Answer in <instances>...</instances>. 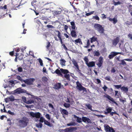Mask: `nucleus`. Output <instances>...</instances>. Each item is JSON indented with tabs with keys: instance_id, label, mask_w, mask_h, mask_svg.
Instances as JSON below:
<instances>
[{
	"instance_id": "51",
	"label": "nucleus",
	"mask_w": 132,
	"mask_h": 132,
	"mask_svg": "<svg viewBox=\"0 0 132 132\" xmlns=\"http://www.w3.org/2000/svg\"><path fill=\"white\" fill-rule=\"evenodd\" d=\"M45 117H46V118L48 119L49 120H50V115L48 114H46L45 115Z\"/></svg>"
},
{
	"instance_id": "55",
	"label": "nucleus",
	"mask_w": 132,
	"mask_h": 132,
	"mask_svg": "<svg viewBox=\"0 0 132 132\" xmlns=\"http://www.w3.org/2000/svg\"><path fill=\"white\" fill-rule=\"evenodd\" d=\"M110 76H106L105 78V79L106 80L109 81H111L110 78Z\"/></svg>"
},
{
	"instance_id": "41",
	"label": "nucleus",
	"mask_w": 132,
	"mask_h": 132,
	"mask_svg": "<svg viewBox=\"0 0 132 132\" xmlns=\"http://www.w3.org/2000/svg\"><path fill=\"white\" fill-rule=\"evenodd\" d=\"M22 99L23 101L25 103L27 104V99L24 96H23L22 97Z\"/></svg>"
},
{
	"instance_id": "32",
	"label": "nucleus",
	"mask_w": 132,
	"mask_h": 132,
	"mask_svg": "<svg viewBox=\"0 0 132 132\" xmlns=\"http://www.w3.org/2000/svg\"><path fill=\"white\" fill-rule=\"evenodd\" d=\"M95 41H97V38L95 36H93L91 38L90 42L91 43L95 42Z\"/></svg>"
},
{
	"instance_id": "22",
	"label": "nucleus",
	"mask_w": 132,
	"mask_h": 132,
	"mask_svg": "<svg viewBox=\"0 0 132 132\" xmlns=\"http://www.w3.org/2000/svg\"><path fill=\"white\" fill-rule=\"evenodd\" d=\"M60 109L61 113L63 115V114L66 115H68V112L67 110L61 108Z\"/></svg>"
},
{
	"instance_id": "18",
	"label": "nucleus",
	"mask_w": 132,
	"mask_h": 132,
	"mask_svg": "<svg viewBox=\"0 0 132 132\" xmlns=\"http://www.w3.org/2000/svg\"><path fill=\"white\" fill-rule=\"evenodd\" d=\"M83 122L88 123H91V121L90 119L83 117Z\"/></svg>"
},
{
	"instance_id": "53",
	"label": "nucleus",
	"mask_w": 132,
	"mask_h": 132,
	"mask_svg": "<svg viewBox=\"0 0 132 132\" xmlns=\"http://www.w3.org/2000/svg\"><path fill=\"white\" fill-rule=\"evenodd\" d=\"M94 11H92L89 13H86V15L87 16H88L92 14H93L94 13Z\"/></svg>"
},
{
	"instance_id": "54",
	"label": "nucleus",
	"mask_w": 132,
	"mask_h": 132,
	"mask_svg": "<svg viewBox=\"0 0 132 132\" xmlns=\"http://www.w3.org/2000/svg\"><path fill=\"white\" fill-rule=\"evenodd\" d=\"M62 130L63 131H64V132H69L70 131L69 128H66L64 130L62 129Z\"/></svg>"
},
{
	"instance_id": "36",
	"label": "nucleus",
	"mask_w": 132,
	"mask_h": 132,
	"mask_svg": "<svg viewBox=\"0 0 132 132\" xmlns=\"http://www.w3.org/2000/svg\"><path fill=\"white\" fill-rule=\"evenodd\" d=\"M54 15H57L61 13V11H55L54 12Z\"/></svg>"
},
{
	"instance_id": "23",
	"label": "nucleus",
	"mask_w": 132,
	"mask_h": 132,
	"mask_svg": "<svg viewBox=\"0 0 132 132\" xmlns=\"http://www.w3.org/2000/svg\"><path fill=\"white\" fill-rule=\"evenodd\" d=\"M56 32H57L58 33L57 36L59 39L61 44H62V45L63 44L62 41V39L61 38V33L59 31H56Z\"/></svg>"
},
{
	"instance_id": "9",
	"label": "nucleus",
	"mask_w": 132,
	"mask_h": 132,
	"mask_svg": "<svg viewBox=\"0 0 132 132\" xmlns=\"http://www.w3.org/2000/svg\"><path fill=\"white\" fill-rule=\"evenodd\" d=\"M72 61L74 65L76 67L77 71L82 75V74L81 73V71L79 69V66L77 62L75 60H73Z\"/></svg>"
},
{
	"instance_id": "45",
	"label": "nucleus",
	"mask_w": 132,
	"mask_h": 132,
	"mask_svg": "<svg viewBox=\"0 0 132 132\" xmlns=\"http://www.w3.org/2000/svg\"><path fill=\"white\" fill-rule=\"evenodd\" d=\"M7 113L9 114L12 116L14 115L15 114L14 112H12L10 110H9L7 112Z\"/></svg>"
},
{
	"instance_id": "60",
	"label": "nucleus",
	"mask_w": 132,
	"mask_h": 132,
	"mask_svg": "<svg viewBox=\"0 0 132 132\" xmlns=\"http://www.w3.org/2000/svg\"><path fill=\"white\" fill-rule=\"evenodd\" d=\"M102 88L105 91H106V89L108 88L105 85H104V86L103 87H102Z\"/></svg>"
},
{
	"instance_id": "8",
	"label": "nucleus",
	"mask_w": 132,
	"mask_h": 132,
	"mask_svg": "<svg viewBox=\"0 0 132 132\" xmlns=\"http://www.w3.org/2000/svg\"><path fill=\"white\" fill-rule=\"evenodd\" d=\"M120 38L119 37H117L112 40V45L116 46L119 43L120 40Z\"/></svg>"
},
{
	"instance_id": "4",
	"label": "nucleus",
	"mask_w": 132,
	"mask_h": 132,
	"mask_svg": "<svg viewBox=\"0 0 132 132\" xmlns=\"http://www.w3.org/2000/svg\"><path fill=\"white\" fill-rule=\"evenodd\" d=\"M28 94L30 96L27 98V104H31L34 103L35 99L36 98V97L30 94Z\"/></svg>"
},
{
	"instance_id": "52",
	"label": "nucleus",
	"mask_w": 132,
	"mask_h": 132,
	"mask_svg": "<svg viewBox=\"0 0 132 132\" xmlns=\"http://www.w3.org/2000/svg\"><path fill=\"white\" fill-rule=\"evenodd\" d=\"M90 45V43L89 40H88L87 42V46H84L85 47H88Z\"/></svg>"
},
{
	"instance_id": "37",
	"label": "nucleus",
	"mask_w": 132,
	"mask_h": 132,
	"mask_svg": "<svg viewBox=\"0 0 132 132\" xmlns=\"http://www.w3.org/2000/svg\"><path fill=\"white\" fill-rule=\"evenodd\" d=\"M86 106L87 107L88 109L92 111V106L90 104H86Z\"/></svg>"
},
{
	"instance_id": "27",
	"label": "nucleus",
	"mask_w": 132,
	"mask_h": 132,
	"mask_svg": "<svg viewBox=\"0 0 132 132\" xmlns=\"http://www.w3.org/2000/svg\"><path fill=\"white\" fill-rule=\"evenodd\" d=\"M48 80V79L46 76H44L42 78V81L45 84L46 83Z\"/></svg>"
},
{
	"instance_id": "13",
	"label": "nucleus",
	"mask_w": 132,
	"mask_h": 132,
	"mask_svg": "<svg viewBox=\"0 0 132 132\" xmlns=\"http://www.w3.org/2000/svg\"><path fill=\"white\" fill-rule=\"evenodd\" d=\"M103 58L102 57H100L98 59V62L97 64L98 67H100L102 66L103 62Z\"/></svg>"
},
{
	"instance_id": "59",
	"label": "nucleus",
	"mask_w": 132,
	"mask_h": 132,
	"mask_svg": "<svg viewBox=\"0 0 132 132\" xmlns=\"http://www.w3.org/2000/svg\"><path fill=\"white\" fill-rule=\"evenodd\" d=\"M18 71L20 72H22V68L19 67L18 68Z\"/></svg>"
},
{
	"instance_id": "48",
	"label": "nucleus",
	"mask_w": 132,
	"mask_h": 132,
	"mask_svg": "<svg viewBox=\"0 0 132 132\" xmlns=\"http://www.w3.org/2000/svg\"><path fill=\"white\" fill-rule=\"evenodd\" d=\"M64 106L66 108H68L70 106V105L69 104L65 103L64 104Z\"/></svg>"
},
{
	"instance_id": "50",
	"label": "nucleus",
	"mask_w": 132,
	"mask_h": 132,
	"mask_svg": "<svg viewBox=\"0 0 132 132\" xmlns=\"http://www.w3.org/2000/svg\"><path fill=\"white\" fill-rule=\"evenodd\" d=\"M40 119L39 120V121L41 122H44V118L43 117H40Z\"/></svg>"
},
{
	"instance_id": "30",
	"label": "nucleus",
	"mask_w": 132,
	"mask_h": 132,
	"mask_svg": "<svg viewBox=\"0 0 132 132\" xmlns=\"http://www.w3.org/2000/svg\"><path fill=\"white\" fill-rule=\"evenodd\" d=\"M77 125V123H75L74 122H71V123H67V125L68 126H75L76 125Z\"/></svg>"
},
{
	"instance_id": "46",
	"label": "nucleus",
	"mask_w": 132,
	"mask_h": 132,
	"mask_svg": "<svg viewBox=\"0 0 132 132\" xmlns=\"http://www.w3.org/2000/svg\"><path fill=\"white\" fill-rule=\"evenodd\" d=\"M9 99L10 101L12 102L13 101L15 100L14 97L12 96L10 97H9Z\"/></svg>"
},
{
	"instance_id": "33",
	"label": "nucleus",
	"mask_w": 132,
	"mask_h": 132,
	"mask_svg": "<svg viewBox=\"0 0 132 132\" xmlns=\"http://www.w3.org/2000/svg\"><path fill=\"white\" fill-rule=\"evenodd\" d=\"M100 53L98 51H95L94 52V56H99L100 55Z\"/></svg>"
},
{
	"instance_id": "61",
	"label": "nucleus",
	"mask_w": 132,
	"mask_h": 132,
	"mask_svg": "<svg viewBox=\"0 0 132 132\" xmlns=\"http://www.w3.org/2000/svg\"><path fill=\"white\" fill-rule=\"evenodd\" d=\"M96 83L97 84H99L101 83V81L100 79H96Z\"/></svg>"
},
{
	"instance_id": "58",
	"label": "nucleus",
	"mask_w": 132,
	"mask_h": 132,
	"mask_svg": "<svg viewBox=\"0 0 132 132\" xmlns=\"http://www.w3.org/2000/svg\"><path fill=\"white\" fill-rule=\"evenodd\" d=\"M62 46H63V48L66 50L67 51L68 50L67 47H66L65 45L64 44H63L62 45Z\"/></svg>"
},
{
	"instance_id": "10",
	"label": "nucleus",
	"mask_w": 132,
	"mask_h": 132,
	"mask_svg": "<svg viewBox=\"0 0 132 132\" xmlns=\"http://www.w3.org/2000/svg\"><path fill=\"white\" fill-rule=\"evenodd\" d=\"M104 97H105L107 98L110 101H111L113 103H114L115 104H116L117 105H118V104L115 101L114 99H113V98L111 97L109 95H104Z\"/></svg>"
},
{
	"instance_id": "15",
	"label": "nucleus",
	"mask_w": 132,
	"mask_h": 132,
	"mask_svg": "<svg viewBox=\"0 0 132 132\" xmlns=\"http://www.w3.org/2000/svg\"><path fill=\"white\" fill-rule=\"evenodd\" d=\"M120 53L115 52H112L111 53V54H110L109 56V58L110 59H112L113 58V57L119 54Z\"/></svg>"
},
{
	"instance_id": "42",
	"label": "nucleus",
	"mask_w": 132,
	"mask_h": 132,
	"mask_svg": "<svg viewBox=\"0 0 132 132\" xmlns=\"http://www.w3.org/2000/svg\"><path fill=\"white\" fill-rule=\"evenodd\" d=\"M70 130L71 131H75L77 130V128L76 127H71L69 128Z\"/></svg>"
},
{
	"instance_id": "31",
	"label": "nucleus",
	"mask_w": 132,
	"mask_h": 132,
	"mask_svg": "<svg viewBox=\"0 0 132 132\" xmlns=\"http://www.w3.org/2000/svg\"><path fill=\"white\" fill-rule=\"evenodd\" d=\"M71 24V28L72 30H75V29L76 26L75 25V23L74 22L72 21L70 22Z\"/></svg>"
},
{
	"instance_id": "62",
	"label": "nucleus",
	"mask_w": 132,
	"mask_h": 132,
	"mask_svg": "<svg viewBox=\"0 0 132 132\" xmlns=\"http://www.w3.org/2000/svg\"><path fill=\"white\" fill-rule=\"evenodd\" d=\"M128 38L132 40V34H129L128 35Z\"/></svg>"
},
{
	"instance_id": "29",
	"label": "nucleus",
	"mask_w": 132,
	"mask_h": 132,
	"mask_svg": "<svg viewBox=\"0 0 132 132\" xmlns=\"http://www.w3.org/2000/svg\"><path fill=\"white\" fill-rule=\"evenodd\" d=\"M129 12L130 13V14L132 16V5H129L128 6Z\"/></svg>"
},
{
	"instance_id": "24",
	"label": "nucleus",
	"mask_w": 132,
	"mask_h": 132,
	"mask_svg": "<svg viewBox=\"0 0 132 132\" xmlns=\"http://www.w3.org/2000/svg\"><path fill=\"white\" fill-rule=\"evenodd\" d=\"M71 34L72 37H76L77 36L76 32L74 30L71 31Z\"/></svg>"
},
{
	"instance_id": "28",
	"label": "nucleus",
	"mask_w": 132,
	"mask_h": 132,
	"mask_svg": "<svg viewBox=\"0 0 132 132\" xmlns=\"http://www.w3.org/2000/svg\"><path fill=\"white\" fill-rule=\"evenodd\" d=\"M61 86V84L60 83H57L55 84V87L56 89H58L60 88Z\"/></svg>"
},
{
	"instance_id": "26",
	"label": "nucleus",
	"mask_w": 132,
	"mask_h": 132,
	"mask_svg": "<svg viewBox=\"0 0 132 132\" xmlns=\"http://www.w3.org/2000/svg\"><path fill=\"white\" fill-rule=\"evenodd\" d=\"M109 21H113V23L114 24L116 23L118 21L117 20L116 18H114L113 19L110 18L109 19Z\"/></svg>"
},
{
	"instance_id": "39",
	"label": "nucleus",
	"mask_w": 132,
	"mask_h": 132,
	"mask_svg": "<svg viewBox=\"0 0 132 132\" xmlns=\"http://www.w3.org/2000/svg\"><path fill=\"white\" fill-rule=\"evenodd\" d=\"M117 89H119L120 88L121 89V85H113Z\"/></svg>"
},
{
	"instance_id": "44",
	"label": "nucleus",
	"mask_w": 132,
	"mask_h": 132,
	"mask_svg": "<svg viewBox=\"0 0 132 132\" xmlns=\"http://www.w3.org/2000/svg\"><path fill=\"white\" fill-rule=\"evenodd\" d=\"M84 60L85 62V63L86 64L88 63L89 61L87 57L85 56L84 58Z\"/></svg>"
},
{
	"instance_id": "5",
	"label": "nucleus",
	"mask_w": 132,
	"mask_h": 132,
	"mask_svg": "<svg viewBox=\"0 0 132 132\" xmlns=\"http://www.w3.org/2000/svg\"><path fill=\"white\" fill-rule=\"evenodd\" d=\"M30 115L33 117H35L36 118H39L41 116L40 113L39 112L34 113L33 112H30Z\"/></svg>"
},
{
	"instance_id": "12",
	"label": "nucleus",
	"mask_w": 132,
	"mask_h": 132,
	"mask_svg": "<svg viewBox=\"0 0 132 132\" xmlns=\"http://www.w3.org/2000/svg\"><path fill=\"white\" fill-rule=\"evenodd\" d=\"M15 92L18 94H20L23 93H25L26 92V90L24 89H21V88H19L15 90Z\"/></svg>"
},
{
	"instance_id": "21",
	"label": "nucleus",
	"mask_w": 132,
	"mask_h": 132,
	"mask_svg": "<svg viewBox=\"0 0 132 132\" xmlns=\"http://www.w3.org/2000/svg\"><path fill=\"white\" fill-rule=\"evenodd\" d=\"M112 108L110 107H108L106 108V110L107 112H104V113L106 115H107L109 113H110L112 110Z\"/></svg>"
},
{
	"instance_id": "11",
	"label": "nucleus",
	"mask_w": 132,
	"mask_h": 132,
	"mask_svg": "<svg viewBox=\"0 0 132 132\" xmlns=\"http://www.w3.org/2000/svg\"><path fill=\"white\" fill-rule=\"evenodd\" d=\"M104 97H105L107 98L110 101H111L113 103H114L115 104H116L117 105H118V104L115 101L114 99H113V98L111 97L109 95H104Z\"/></svg>"
},
{
	"instance_id": "57",
	"label": "nucleus",
	"mask_w": 132,
	"mask_h": 132,
	"mask_svg": "<svg viewBox=\"0 0 132 132\" xmlns=\"http://www.w3.org/2000/svg\"><path fill=\"white\" fill-rule=\"evenodd\" d=\"M50 43L49 42H48L47 43V45L46 46V47L47 49L49 50V47H50Z\"/></svg>"
},
{
	"instance_id": "2",
	"label": "nucleus",
	"mask_w": 132,
	"mask_h": 132,
	"mask_svg": "<svg viewBox=\"0 0 132 132\" xmlns=\"http://www.w3.org/2000/svg\"><path fill=\"white\" fill-rule=\"evenodd\" d=\"M60 70L61 72L64 75H63V77H62L65 78L68 81H70V75L69 74H68L69 73V71L67 70L63 69L62 68L60 69Z\"/></svg>"
},
{
	"instance_id": "35",
	"label": "nucleus",
	"mask_w": 132,
	"mask_h": 132,
	"mask_svg": "<svg viewBox=\"0 0 132 132\" xmlns=\"http://www.w3.org/2000/svg\"><path fill=\"white\" fill-rule=\"evenodd\" d=\"M60 63L62 65H65V60L64 59H61L60 60Z\"/></svg>"
},
{
	"instance_id": "14",
	"label": "nucleus",
	"mask_w": 132,
	"mask_h": 132,
	"mask_svg": "<svg viewBox=\"0 0 132 132\" xmlns=\"http://www.w3.org/2000/svg\"><path fill=\"white\" fill-rule=\"evenodd\" d=\"M76 88L79 90H82V86L78 81L76 82Z\"/></svg>"
},
{
	"instance_id": "38",
	"label": "nucleus",
	"mask_w": 132,
	"mask_h": 132,
	"mask_svg": "<svg viewBox=\"0 0 132 132\" xmlns=\"http://www.w3.org/2000/svg\"><path fill=\"white\" fill-rule=\"evenodd\" d=\"M113 2L114 5L115 6L117 5H120L121 4H122V3L119 1L116 2L114 1H113Z\"/></svg>"
},
{
	"instance_id": "34",
	"label": "nucleus",
	"mask_w": 132,
	"mask_h": 132,
	"mask_svg": "<svg viewBox=\"0 0 132 132\" xmlns=\"http://www.w3.org/2000/svg\"><path fill=\"white\" fill-rule=\"evenodd\" d=\"M75 42L76 43H80V44H82V43L81 42V39L80 38H78V39L75 40Z\"/></svg>"
},
{
	"instance_id": "49",
	"label": "nucleus",
	"mask_w": 132,
	"mask_h": 132,
	"mask_svg": "<svg viewBox=\"0 0 132 132\" xmlns=\"http://www.w3.org/2000/svg\"><path fill=\"white\" fill-rule=\"evenodd\" d=\"M115 96H117V98H119L120 96H119V95L118 94V91L117 90H115Z\"/></svg>"
},
{
	"instance_id": "17",
	"label": "nucleus",
	"mask_w": 132,
	"mask_h": 132,
	"mask_svg": "<svg viewBox=\"0 0 132 132\" xmlns=\"http://www.w3.org/2000/svg\"><path fill=\"white\" fill-rule=\"evenodd\" d=\"M54 73H55L61 77H63V75L62 74V73L61 72L60 70L58 69H56Z\"/></svg>"
},
{
	"instance_id": "40",
	"label": "nucleus",
	"mask_w": 132,
	"mask_h": 132,
	"mask_svg": "<svg viewBox=\"0 0 132 132\" xmlns=\"http://www.w3.org/2000/svg\"><path fill=\"white\" fill-rule=\"evenodd\" d=\"M42 124L41 123H39L36 124V127L38 128H41L42 126Z\"/></svg>"
},
{
	"instance_id": "19",
	"label": "nucleus",
	"mask_w": 132,
	"mask_h": 132,
	"mask_svg": "<svg viewBox=\"0 0 132 132\" xmlns=\"http://www.w3.org/2000/svg\"><path fill=\"white\" fill-rule=\"evenodd\" d=\"M95 62L94 61H91L88 62L87 64V65L88 67H92L95 66Z\"/></svg>"
},
{
	"instance_id": "20",
	"label": "nucleus",
	"mask_w": 132,
	"mask_h": 132,
	"mask_svg": "<svg viewBox=\"0 0 132 132\" xmlns=\"http://www.w3.org/2000/svg\"><path fill=\"white\" fill-rule=\"evenodd\" d=\"M44 124L50 127H53V125L52 124L46 120H44Z\"/></svg>"
},
{
	"instance_id": "7",
	"label": "nucleus",
	"mask_w": 132,
	"mask_h": 132,
	"mask_svg": "<svg viewBox=\"0 0 132 132\" xmlns=\"http://www.w3.org/2000/svg\"><path fill=\"white\" fill-rule=\"evenodd\" d=\"M104 129L106 132H115L113 129L110 127L109 125L104 126Z\"/></svg>"
},
{
	"instance_id": "6",
	"label": "nucleus",
	"mask_w": 132,
	"mask_h": 132,
	"mask_svg": "<svg viewBox=\"0 0 132 132\" xmlns=\"http://www.w3.org/2000/svg\"><path fill=\"white\" fill-rule=\"evenodd\" d=\"M35 80L34 78H29L23 80V81L25 83L28 85H32L34 81Z\"/></svg>"
},
{
	"instance_id": "1",
	"label": "nucleus",
	"mask_w": 132,
	"mask_h": 132,
	"mask_svg": "<svg viewBox=\"0 0 132 132\" xmlns=\"http://www.w3.org/2000/svg\"><path fill=\"white\" fill-rule=\"evenodd\" d=\"M29 119L25 117H23L19 119L18 122V125L21 128H24L27 126L29 123Z\"/></svg>"
},
{
	"instance_id": "64",
	"label": "nucleus",
	"mask_w": 132,
	"mask_h": 132,
	"mask_svg": "<svg viewBox=\"0 0 132 132\" xmlns=\"http://www.w3.org/2000/svg\"><path fill=\"white\" fill-rule=\"evenodd\" d=\"M43 71L44 73H46L47 72L46 69L44 67L43 68Z\"/></svg>"
},
{
	"instance_id": "25",
	"label": "nucleus",
	"mask_w": 132,
	"mask_h": 132,
	"mask_svg": "<svg viewBox=\"0 0 132 132\" xmlns=\"http://www.w3.org/2000/svg\"><path fill=\"white\" fill-rule=\"evenodd\" d=\"M74 117L75 119H76V121L80 123L81 122V119L80 118L77 116L75 115H74Z\"/></svg>"
},
{
	"instance_id": "63",
	"label": "nucleus",
	"mask_w": 132,
	"mask_h": 132,
	"mask_svg": "<svg viewBox=\"0 0 132 132\" xmlns=\"http://www.w3.org/2000/svg\"><path fill=\"white\" fill-rule=\"evenodd\" d=\"M46 26L47 27L49 28H54V26L50 25H47Z\"/></svg>"
},
{
	"instance_id": "43",
	"label": "nucleus",
	"mask_w": 132,
	"mask_h": 132,
	"mask_svg": "<svg viewBox=\"0 0 132 132\" xmlns=\"http://www.w3.org/2000/svg\"><path fill=\"white\" fill-rule=\"evenodd\" d=\"M121 63H119L120 65H126V62L123 60H122L121 61Z\"/></svg>"
},
{
	"instance_id": "56",
	"label": "nucleus",
	"mask_w": 132,
	"mask_h": 132,
	"mask_svg": "<svg viewBox=\"0 0 132 132\" xmlns=\"http://www.w3.org/2000/svg\"><path fill=\"white\" fill-rule=\"evenodd\" d=\"M93 18L95 19L96 20H97L99 21L100 20V18L97 15H96L93 16Z\"/></svg>"
},
{
	"instance_id": "47",
	"label": "nucleus",
	"mask_w": 132,
	"mask_h": 132,
	"mask_svg": "<svg viewBox=\"0 0 132 132\" xmlns=\"http://www.w3.org/2000/svg\"><path fill=\"white\" fill-rule=\"evenodd\" d=\"M38 61L40 64V65L41 66H43V61L41 59L39 58L38 59Z\"/></svg>"
},
{
	"instance_id": "16",
	"label": "nucleus",
	"mask_w": 132,
	"mask_h": 132,
	"mask_svg": "<svg viewBox=\"0 0 132 132\" xmlns=\"http://www.w3.org/2000/svg\"><path fill=\"white\" fill-rule=\"evenodd\" d=\"M121 89L122 92L125 93H127L128 90V88L127 87H125L124 86L122 87Z\"/></svg>"
},
{
	"instance_id": "3",
	"label": "nucleus",
	"mask_w": 132,
	"mask_h": 132,
	"mask_svg": "<svg viewBox=\"0 0 132 132\" xmlns=\"http://www.w3.org/2000/svg\"><path fill=\"white\" fill-rule=\"evenodd\" d=\"M94 27L95 29L97 30L99 32L102 34L104 32V29L100 24H95L94 25Z\"/></svg>"
}]
</instances>
